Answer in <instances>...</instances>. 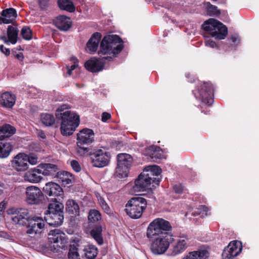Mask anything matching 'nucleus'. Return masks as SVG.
<instances>
[{
    "label": "nucleus",
    "mask_w": 259,
    "mask_h": 259,
    "mask_svg": "<svg viewBox=\"0 0 259 259\" xmlns=\"http://www.w3.org/2000/svg\"><path fill=\"white\" fill-rule=\"evenodd\" d=\"M17 17V12L13 8L3 10L0 17V23L9 24L12 23Z\"/></svg>",
    "instance_id": "23"
},
{
    "label": "nucleus",
    "mask_w": 259,
    "mask_h": 259,
    "mask_svg": "<svg viewBox=\"0 0 259 259\" xmlns=\"http://www.w3.org/2000/svg\"><path fill=\"white\" fill-rule=\"evenodd\" d=\"M32 218L30 217L29 211L25 208L19 209L17 215L13 216L11 218L13 222L16 224L24 226Z\"/></svg>",
    "instance_id": "20"
},
{
    "label": "nucleus",
    "mask_w": 259,
    "mask_h": 259,
    "mask_svg": "<svg viewBox=\"0 0 259 259\" xmlns=\"http://www.w3.org/2000/svg\"><path fill=\"white\" fill-rule=\"evenodd\" d=\"M40 8L44 10L48 5V0H38Z\"/></svg>",
    "instance_id": "51"
},
{
    "label": "nucleus",
    "mask_w": 259,
    "mask_h": 259,
    "mask_svg": "<svg viewBox=\"0 0 259 259\" xmlns=\"http://www.w3.org/2000/svg\"><path fill=\"white\" fill-rule=\"evenodd\" d=\"M101 219L99 211L96 209H92L89 212L88 219L90 222H96Z\"/></svg>",
    "instance_id": "41"
},
{
    "label": "nucleus",
    "mask_w": 259,
    "mask_h": 259,
    "mask_svg": "<svg viewBox=\"0 0 259 259\" xmlns=\"http://www.w3.org/2000/svg\"><path fill=\"white\" fill-rule=\"evenodd\" d=\"M19 209L15 208H10L7 210L8 213L9 214H12L13 216L17 215V213Z\"/></svg>",
    "instance_id": "55"
},
{
    "label": "nucleus",
    "mask_w": 259,
    "mask_h": 259,
    "mask_svg": "<svg viewBox=\"0 0 259 259\" xmlns=\"http://www.w3.org/2000/svg\"><path fill=\"white\" fill-rule=\"evenodd\" d=\"M63 204L57 201L50 203L45 213V219L51 226H57L62 224L64 219Z\"/></svg>",
    "instance_id": "4"
},
{
    "label": "nucleus",
    "mask_w": 259,
    "mask_h": 259,
    "mask_svg": "<svg viewBox=\"0 0 259 259\" xmlns=\"http://www.w3.org/2000/svg\"><path fill=\"white\" fill-rule=\"evenodd\" d=\"M101 37L100 33H95L87 44L86 51L90 54L96 52Z\"/></svg>",
    "instance_id": "24"
},
{
    "label": "nucleus",
    "mask_w": 259,
    "mask_h": 259,
    "mask_svg": "<svg viewBox=\"0 0 259 259\" xmlns=\"http://www.w3.org/2000/svg\"><path fill=\"white\" fill-rule=\"evenodd\" d=\"M40 174L45 176H54L57 172L58 168L56 165L51 163H41L38 165Z\"/></svg>",
    "instance_id": "27"
},
{
    "label": "nucleus",
    "mask_w": 259,
    "mask_h": 259,
    "mask_svg": "<svg viewBox=\"0 0 259 259\" xmlns=\"http://www.w3.org/2000/svg\"><path fill=\"white\" fill-rule=\"evenodd\" d=\"M56 177L58 179L59 181L65 186L72 183L73 179L72 175L67 171H59L57 172Z\"/></svg>",
    "instance_id": "31"
},
{
    "label": "nucleus",
    "mask_w": 259,
    "mask_h": 259,
    "mask_svg": "<svg viewBox=\"0 0 259 259\" xmlns=\"http://www.w3.org/2000/svg\"><path fill=\"white\" fill-rule=\"evenodd\" d=\"M73 61L74 62L73 65H71L70 67L67 66V68L68 70V73L69 75L72 74L73 71H74V70H75V72H77V71L79 70L77 60L75 58H73Z\"/></svg>",
    "instance_id": "46"
},
{
    "label": "nucleus",
    "mask_w": 259,
    "mask_h": 259,
    "mask_svg": "<svg viewBox=\"0 0 259 259\" xmlns=\"http://www.w3.org/2000/svg\"><path fill=\"white\" fill-rule=\"evenodd\" d=\"M21 34L22 37L25 39H30L31 38V31L28 27H23L21 29Z\"/></svg>",
    "instance_id": "45"
},
{
    "label": "nucleus",
    "mask_w": 259,
    "mask_h": 259,
    "mask_svg": "<svg viewBox=\"0 0 259 259\" xmlns=\"http://www.w3.org/2000/svg\"><path fill=\"white\" fill-rule=\"evenodd\" d=\"M25 201L27 204L38 205L41 202L44 195L38 187L30 186L25 189Z\"/></svg>",
    "instance_id": "13"
},
{
    "label": "nucleus",
    "mask_w": 259,
    "mask_h": 259,
    "mask_svg": "<svg viewBox=\"0 0 259 259\" xmlns=\"http://www.w3.org/2000/svg\"><path fill=\"white\" fill-rule=\"evenodd\" d=\"M169 236H157L153 238H149L151 240L150 249L155 254H162L165 253L169 246Z\"/></svg>",
    "instance_id": "11"
},
{
    "label": "nucleus",
    "mask_w": 259,
    "mask_h": 259,
    "mask_svg": "<svg viewBox=\"0 0 259 259\" xmlns=\"http://www.w3.org/2000/svg\"><path fill=\"white\" fill-rule=\"evenodd\" d=\"M15 132V128L10 124H5L0 126V136L9 137Z\"/></svg>",
    "instance_id": "36"
},
{
    "label": "nucleus",
    "mask_w": 259,
    "mask_h": 259,
    "mask_svg": "<svg viewBox=\"0 0 259 259\" xmlns=\"http://www.w3.org/2000/svg\"><path fill=\"white\" fill-rule=\"evenodd\" d=\"M208 256V251L205 249L190 251L185 254L181 259H206Z\"/></svg>",
    "instance_id": "29"
},
{
    "label": "nucleus",
    "mask_w": 259,
    "mask_h": 259,
    "mask_svg": "<svg viewBox=\"0 0 259 259\" xmlns=\"http://www.w3.org/2000/svg\"><path fill=\"white\" fill-rule=\"evenodd\" d=\"M38 135L40 138L42 139H45L46 138L45 134L42 131H39Z\"/></svg>",
    "instance_id": "58"
},
{
    "label": "nucleus",
    "mask_w": 259,
    "mask_h": 259,
    "mask_svg": "<svg viewBox=\"0 0 259 259\" xmlns=\"http://www.w3.org/2000/svg\"><path fill=\"white\" fill-rule=\"evenodd\" d=\"M70 164L72 168L76 172H79L81 170V167L79 163L75 160H73L70 162Z\"/></svg>",
    "instance_id": "49"
},
{
    "label": "nucleus",
    "mask_w": 259,
    "mask_h": 259,
    "mask_svg": "<svg viewBox=\"0 0 259 259\" xmlns=\"http://www.w3.org/2000/svg\"><path fill=\"white\" fill-rule=\"evenodd\" d=\"M213 92L212 84L209 82H204L201 85L200 90L198 89L194 92V95L197 99L201 100L203 104L210 106L213 101L212 98Z\"/></svg>",
    "instance_id": "12"
},
{
    "label": "nucleus",
    "mask_w": 259,
    "mask_h": 259,
    "mask_svg": "<svg viewBox=\"0 0 259 259\" xmlns=\"http://www.w3.org/2000/svg\"><path fill=\"white\" fill-rule=\"evenodd\" d=\"M143 171H146L149 177L152 178L153 176H157L161 172V169L157 165H149L145 168Z\"/></svg>",
    "instance_id": "37"
},
{
    "label": "nucleus",
    "mask_w": 259,
    "mask_h": 259,
    "mask_svg": "<svg viewBox=\"0 0 259 259\" xmlns=\"http://www.w3.org/2000/svg\"><path fill=\"white\" fill-rule=\"evenodd\" d=\"M55 24L56 27L60 30L66 31L70 28L71 21L69 17L60 16L56 18Z\"/></svg>",
    "instance_id": "28"
},
{
    "label": "nucleus",
    "mask_w": 259,
    "mask_h": 259,
    "mask_svg": "<svg viewBox=\"0 0 259 259\" xmlns=\"http://www.w3.org/2000/svg\"><path fill=\"white\" fill-rule=\"evenodd\" d=\"M0 50L2 53L8 56L10 53V51L9 49L5 48L3 45L0 46Z\"/></svg>",
    "instance_id": "54"
},
{
    "label": "nucleus",
    "mask_w": 259,
    "mask_h": 259,
    "mask_svg": "<svg viewBox=\"0 0 259 259\" xmlns=\"http://www.w3.org/2000/svg\"><path fill=\"white\" fill-rule=\"evenodd\" d=\"M43 191L50 196L60 197L63 198L64 193L62 188L58 184L54 182H49L46 184L43 188Z\"/></svg>",
    "instance_id": "19"
},
{
    "label": "nucleus",
    "mask_w": 259,
    "mask_h": 259,
    "mask_svg": "<svg viewBox=\"0 0 259 259\" xmlns=\"http://www.w3.org/2000/svg\"><path fill=\"white\" fill-rule=\"evenodd\" d=\"M14 95L10 92H5L0 97V104L6 108H12L15 103Z\"/></svg>",
    "instance_id": "26"
},
{
    "label": "nucleus",
    "mask_w": 259,
    "mask_h": 259,
    "mask_svg": "<svg viewBox=\"0 0 259 259\" xmlns=\"http://www.w3.org/2000/svg\"><path fill=\"white\" fill-rule=\"evenodd\" d=\"M112 58V57L110 56V57H105V58H103V59H106V60H107V59H111Z\"/></svg>",
    "instance_id": "61"
},
{
    "label": "nucleus",
    "mask_w": 259,
    "mask_h": 259,
    "mask_svg": "<svg viewBox=\"0 0 259 259\" xmlns=\"http://www.w3.org/2000/svg\"><path fill=\"white\" fill-rule=\"evenodd\" d=\"M4 188V185L0 182V195L3 192V188Z\"/></svg>",
    "instance_id": "60"
},
{
    "label": "nucleus",
    "mask_w": 259,
    "mask_h": 259,
    "mask_svg": "<svg viewBox=\"0 0 259 259\" xmlns=\"http://www.w3.org/2000/svg\"><path fill=\"white\" fill-rule=\"evenodd\" d=\"M44 228L45 222L42 219L38 217H33L28 222L26 233L29 237L35 240L40 237Z\"/></svg>",
    "instance_id": "9"
},
{
    "label": "nucleus",
    "mask_w": 259,
    "mask_h": 259,
    "mask_svg": "<svg viewBox=\"0 0 259 259\" xmlns=\"http://www.w3.org/2000/svg\"><path fill=\"white\" fill-rule=\"evenodd\" d=\"M205 45L206 47L211 48H214L217 46L216 43L211 37L206 36H205Z\"/></svg>",
    "instance_id": "47"
},
{
    "label": "nucleus",
    "mask_w": 259,
    "mask_h": 259,
    "mask_svg": "<svg viewBox=\"0 0 259 259\" xmlns=\"http://www.w3.org/2000/svg\"><path fill=\"white\" fill-rule=\"evenodd\" d=\"M91 159L94 166L103 167L109 164L110 155L104 149H99L91 154Z\"/></svg>",
    "instance_id": "15"
},
{
    "label": "nucleus",
    "mask_w": 259,
    "mask_h": 259,
    "mask_svg": "<svg viewBox=\"0 0 259 259\" xmlns=\"http://www.w3.org/2000/svg\"><path fill=\"white\" fill-rule=\"evenodd\" d=\"M7 206V202L5 201H3L0 202V215L4 211Z\"/></svg>",
    "instance_id": "53"
},
{
    "label": "nucleus",
    "mask_w": 259,
    "mask_h": 259,
    "mask_svg": "<svg viewBox=\"0 0 259 259\" xmlns=\"http://www.w3.org/2000/svg\"><path fill=\"white\" fill-rule=\"evenodd\" d=\"M0 39H2L3 40L5 43H7L9 41V39L7 40V38H6V37L5 36H0Z\"/></svg>",
    "instance_id": "59"
},
{
    "label": "nucleus",
    "mask_w": 259,
    "mask_h": 259,
    "mask_svg": "<svg viewBox=\"0 0 259 259\" xmlns=\"http://www.w3.org/2000/svg\"><path fill=\"white\" fill-rule=\"evenodd\" d=\"M144 154L150 157L153 160L164 158L161 149L159 147L155 146H151L146 149L144 151Z\"/></svg>",
    "instance_id": "25"
},
{
    "label": "nucleus",
    "mask_w": 259,
    "mask_h": 259,
    "mask_svg": "<svg viewBox=\"0 0 259 259\" xmlns=\"http://www.w3.org/2000/svg\"><path fill=\"white\" fill-rule=\"evenodd\" d=\"M27 163L28 162L31 165H35L37 163L38 158L34 155L27 154Z\"/></svg>",
    "instance_id": "48"
},
{
    "label": "nucleus",
    "mask_w": 259,
    "mask_h": 259,
    "mask_svg": "<svg viewBox=\"0 0 259 259\" xmlns=\"http://www.w3.org/2000/svg\"><path fill=\"white\" fill-rule=\"evenodd\" d=\"M40 120L43 124L47 126L52 125L55 121L54 116L51 114L42 113L40 116Z\"/></svg>",
    "instance_id": "39"
},
{
    "label": "nucleus",
    "mask_w": 259,
    "mask_h": 259,
    "mask_svg": "<svg viewBox=\"0 0 259 259\" xmlns=\"http://www.w3.org/2000/svg\"><path fill=\"white\" fill-rule=\"evenodd\" d=\"M117 166L115 176L118 178H126L128 176L130 168L133 164V159L131 155L120 153L117 155Z\"/></svg>",
    "instance_id": "8"
},
{
    "label": "nucleus",
    "mask_w": 259,
    "mask_h": 259,
    "mask_svg": "<svg viewBox=\"0 0 259 259\" xmlns=\"http://www.w3.org/2000/svg\"><path fill=\"white\" fill-rule=\"evenodd\" d=\"M68 107L67 105H61L56 113L57 117L62 120L60 130L64 136L72 135L79 124V116L75 112L68 110Z\"/></svg>",
    "instance_id": "1"
},
{
    "label": "nucleus",
    "mask_w": 259,
    "mask_h": 259,
    "mask_svg": "<svg viewBox=\"0 0 259 259\" xmlns=\"http://www.w3.org/2000/svg\"><path fill=\"white\" fill-rule=\"evenodd\" d=\"M81 253L83 254L82 259H95L98 254V250L95 246L88 245L84 246Z\"/></svg>",
    "instance_id": "30"
},
{
    "label": "nucleus",
    "mask_w": 259,
    "mask_h": 259,
    "mask_svg": "<svg viewBox=\"0 0 259 259\" xmlns=\"http://www.w3.org/2000/svg\"><path fill=\"white\" fill-rule=\"evenodd\" d=\"M159 182V179L149 177L146 171H143L135 181L133 189L135 192H142L152 189L153 187L158 185Z\"/></svg>",
    "instance_id": "7"
},
{
    "label": "nucleus",
    "mask_w": 259,
    "mask_h": 259,
    "mask_svg": "<svg viewBox=\"0 0 259 259\" xmlns=\"http://www.w3.org/2000/svg\"><path fill=\"white\" fill-rule=\"evenodd\" d=\"M16 57L20 61H22L23 58V54L22 53H19V54H17L16 55Z\"/></svg>",
    "instance_id": "57"
},
{
    "label": "nucleus",
    "mask_w": 259,
    "mask_h": 259,
    "mask_svg": "<svg viewBox=\"0 0 259 259\" xmlns=\"http://www.w3.org/2000/svg\"><path fill=\"white\" fill-rule=\"evenodd\" d=\"M94 139V133L89 128L81 130L77 135V150L79 153H86L88 151L87 148L82 146L92 143Z\"/></svg>",
    "instance_id": "10"
},
{
    "label": "nucleus",
    "mask_w": 259,
    "mask_h": 259,
    "mask_svg": "<svg viewBox=\"0 0 259 259\" xmlns=\"http://www.w3.org/2000/svg\"><path fill=\"white\" fill-rule=\"evenodd\" d=\"M190 246L189 238L185 235L179 236L176 239L171 246L170 250L174 255L183 253Z\"/></svg>",
    "instance_id": "16"
},
{
    "label": "nucleus",
    "mask_w": 259,
    "mask_h": 259,
    "mask_svg": "<svg viewBox=\"0 0 259 259\" xmlns=\"http://www.w3.org/2000/svg\"><path fill=\"white\" fill-rule=\"evenodd\" d=\"M68 257L69 259H82L83 254L78 252V249L74 246H71Z\"/></svg>",
    "instance_id": "40"
},
{
    "label": "nucleus",
    "mask_w": 259,
    "mask_h": 259,
    "mask_svg": "<svg viewBox=\"0 0 259 259\" xmlns=\"http://www.w3.org/2000/svg\"><path fill=\"white\" fill-rule=\"evenodd\" d=\"M84 66L90 71L93 72H99L103 70L104 63L101 60L92 58L85 62Z\"/></svg>",
    "instance_id": "22"
},
{
    "label": "nucleus",
    "mask_w": 259,
    "mask_h": 259,
    "mask_svg": "<svg viewBox=\"0 0 259 259\" xmlns=\"http://www.w3.org/2000/svg\"><path fill=\"white\" fill-rule=\"evenodd\" d=\"M111 118V115L107 112H103L102 114V121L106 122L107 120Z\"/></svg>",
    "instance_id": "52"
},
{
    "label": "nucleus",
    "mask_w": 259,
    "mask_h": 259,
    "mask_svg": "<svg viewBox=\"0 0 259 259\" xmlns=\"http://www.w3.org/2000/svg\"><path fill=\"white\" fill-rule=\"evenodd\" d=\"M208 209L205 206L201 205L193 212L194 215H200L201 217L204 218L207 216Z\"/></svg>",
    "instance_id": "43"
},
{
    "label": "nucleus",
    "mask_w": 259,
    "mask_h": 259,
    "mask_svg": "<svg viewBox=\"0 0 259 259\" xmlns=\"http://www.w3.org/2000/svg\"><path fill=\"white\" fill-rule=\"evenodd\" d=\"M174 190L178 194H181L183 192L184 188L181 184H177L174 186Z\"/></svg>",
    "instance_id": "50"
},
{
    "label": "nucleus",
    "mask_w": 259,
    "mask_h": 259,
    "mask_svg": "<svg viewBox=\"0 0 259 259\" xmlns=\"http://www.w3.org/2000/svg\"><path fill=\"white\" fill-rule=\"evenodd\" d=\"M96 197L98 199L99 204L102 208L104 210V211L107 213H110V209L107 203L105 202L104 198L101 197V196L97 193L96 194Z\"/></svg>",
    "instance_id": "42"
},
{
    "label": "nucleus",
    "mask_w": 259,
    "mask_h": 259,
    "mask_svg": "<svg viewBox=\"0 0 259 259\" xmlns=\"http://www.w3.org/2000/svg\"><path fill=\"white\" fill-rule=\"evenodd\" d=\"M19 30L15 27L9 26L7 29V35L9 41L12 44H15L17 41V37Z\"/></svg>",
    "instance_id": "33"
},
{
    "label": "nucleus",
    "mask_w": 259,
    "mask_h": 259,
    "mask_svg": "<svg viewBox=\"0 0 259 259\" xmlns=\"http://www.w3.org/2000/svg\"><path fill=\"white\" fill-rule=\"evenodd\" d=\"M207 13L210 16L218 15L220 14L219 10L215 6L211 5L209 3L206 4Z\"/></svg>",
    "instance_id": "44"
},
{
    "label": "nucleus",
    "mask_w": 259,
    "mask_h": 259,
    "mask_svg": "<svg viewBox=\"0 0 259 259\" xmlns=\"http://www.w3.org/2000/svg\"><path fill=\"white\" fill-rule=\"evenodd\" d=\"M48 239L51 243L54 244V247H57V250L65 248L68 244L66 235L58 229L50 231L48 234Z\"/></svg>",
    "instance_id": "14"
},
{
    "label": "nucleus",
    "mask_w": 259,
    "mask_h": 259,
    "mask_svg": "<svg viewBox=\"0 0 259 259\" xmlns=\"http://www.w3.org/2000/svg\"><path fill=\"white\" fill-rule=\"evenodd\" d=\"M102 227L98 226L93 229L91 231V235L95 240L100 244L103 243V239L102 237Z\"/></svg>",
    "instance_id": "38"
},
{
    "label": "nucleus",
    "mask_w": 259,
    "mask_h": 259,
    "mask_svg": "<svg viewBox=\"0 0 259 259\" xmlns=\"http://www.w3.org/2000/svg\"><path fill=\"white\" fill-rule=\"evenodd\" d=\"M66 209L69 213L75 215L79 214V206L77 203L73 200H69L66 202Z\"/></svg>",
    "instance_id": "34"
},
{
    "label": "nucleus",
    "mask_w": 259,
    "mask_h": 259,
    "mask_svg": "<svg viewBox=\"0 0 259 259\" xmlns=\"http://www.w3.org/2000/svg\"><path fill=\"white\" fill-rule=\"evenodd\" d=\"M146 200L141 197L131 198L126 204L125 211L128 215L133 219L140 218L147 206Z\"/></svg>",
    "instance_id": "5"
},
{
    "label": "nucleus",
    "mask_w": 259,
    "mask_h": 259,
    "mask_svg": "<svg viewBox=\"0 0 259 259\" xmlns=\"http://www.w3.org/2000/svg\"><path fill=\"white\" fill-rule=\"evenodd\" d=\"M242 248L241 242L237 240L231 241L222 253L223 259H232L240 253Z\"/></svg>",
    "instance_id": "17"
},
{
    "label": "nucleus",
    "mask_w": 259,
    "mask_h": 259,
    "mask_svg": "<svg viewBox=\"0 0 259 259\" xmlns=\"http://www.w3.org/2000/svg\"><path fill=\"white\" fill-rule=\"evenodd\" d=\"M122 47V40L118 35L109 34L102 40L98 53L100 56L107 54L114 56L121 51Z\"/></svg>",
    "instance_id": "2"
},
{
    "label": "nucleus",
    "mask_w": 259,
    "mask_h": 259,
    "mask_svg": "<svg viewBox=\"0 0 259 259\" xmlns=\"http://www.w3.org/2000/svg\"><path fill=\"white\" fill-rule=\"evenodd\" d=\"M12 145L9 142L0 143V158H4L8 157L12 151Z\"/></svg>",
    "instance_id": "32"
},
{
    "label": "nucleus",
    "mask_w": 259,
    "mask_h": 259,
    "mask_svg": "<svg viewBox=\"0 0 259 259\" xmlns=\"http://www.w3.org/2000/svg\"><path fill=\"white\" fill-rule=\"evenodd\" d=\"M202 26L204 30L219 39H224L228 33V29L226 26L214 19L210 18L206 21Z\"/></svg>",
    "instance_id": "6"
},
{
    "label": "nucleus",
    "mask_w": 259,
    "mask_h": 259,
    "mask_svg": "<svg viewBox=\"0 0 259 259\" xmlns=\"http://www.w3.org/2000/svg\"><path fill=\"white\" fill-rule=\"evenodd\" d=\"M38 166L32 168L25 172L23 179L31 183H37L42 179Z\"/></svg>",
    "instance_id": "21"
},
{
    "label": "nucleus",
    "mask_w": 259,
    "mask_h": 259,
    "mask_svg": "<svg viewBox=\"0 0 259 259\" xmlns=\"http://www.w3.org/2000/svg\"><path fill=\"white\" fill-rule=\"evenodd\" d=\"M27 154L24 153L17 154L11 161L12 166L17 171H24L28 168Z\"/></svg>",
    "instance_id": "18"
},
{
    "label": "nucleus",
    "mask_w": 259,
    "mask_h": 259,
    "mask_svg": "<svg viewBox=\"0 0 259 259\" xmlns=\"http://www.w3.org/2000/svg\"><path fill=\"white\" fill-rule=\"evenodd\" d=\"M172 229L170 223L162 219L156 218L148 225L147 229V237L153 238L157 236H169L168 232Z\"/></svg>",
    "instance_id": "3"
},
{
    "label": "nucleus",
    "mask_w": 259,
    "mask_h": 259,
    "mask_svg": "<svg viewBox=\"0 0 259 259\" xmlns=\"http://www.w3.org/2000/svg\"><path fill=\"white\" fill-rule=\"evenodd\" d=\"M59 8L63 10L72 12L75 11V7L70 0H58Z\"/></svg>",
    "instance_id": "35"
},
{
    "label": "nucleus",
    "mask_w": 259,
    "mask_h": 259,
    "mask_svg": "<svg viewBox=\"0 0 259 259\" xmlns=\"http://www.w3.org/2000/svg\"><path fill=\"white\" fill-rule=\"evenodd\" d=\"M0 237L6 239H10L11 236L6 232H0Z\"/></svg>",
    "instance_id": "56"
}]
</instances>
